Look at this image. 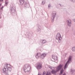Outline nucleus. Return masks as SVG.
Wrapping results in <instances>:
<instances>
[{
  "instance_id": "10",
  "label": "nucleus",
  "mask_w": 75,
  "mask_h": 75,
  "mask_svg": "<svg viewBox=\"0 0 75 75\" xmlns=\"http://www.w3.org/2000/svg\"><path fill=\"white\" fill-rule=\"evenodd\" d=\"M46 56V54L45 53H43L42 54H41V55H40V58H41V59H43V58H44V57Z\"/></svg>"
},
{
  "instance_id": "26",
  "label": "nucleus",
  "mask_w": 75,
  "mask_h": 75,
  "mask_svg": "<svg viewBox=\"0 0 75 75\" xmlns=\"http://www.w3.org/2000/svg\"><path fill=\"white\" fill-rule=\"evenodd\" d=\"M3 8H4V6H2V7H1V10H3Z\"/></svg>"
},
{
  "instance_id": "9",
  "label": "nucleus",
  "mask_w": 75,
  "mask_h": 75,
  "mask_svg": "<svg viewBox=\"0 0 75 75\" xmlns=\"http://www.w3.org/2000/svg\"><path fill=\"white\" fill-rule=\"evenodd\" d=\"M67 25L69 26H71V20H67Z\"/></svg>"
},
{
  "instance_id": "14",
  "label": "nucleus",
  "mask_w": 75,
  "mask_h": 75,
  "mask_svg": "<svg viewBox=\"0 0 75 75\" xmlns=\"http://www.w3.org/2000/svg\"><path fill=\"white\" fill-rule=\"evenodd\" d=\"M52 58L54 60H55V61L57 60V59H58V58L57 57H55L54 56L52 55Z\"/></svg>"
},
{
  "instance_id": "7",
  "label": "nucleus",
  "mask_w": 75,
  "mask_h": 75,
  "mask_svg": "<svg viewBox=\"0 0 75 75\" xmlns=\"http://www.w3.org/2000/svg\"><path fill=\"white\" fill-rule=\"evenodd\" d=\"M57 14V12L55 11H54L52 13V16H51V18L52 19V23L54 22V19H55V16Z\"/></svg>"
},
{
  "instance_id": "24",
  "label": "nucleus",
  "mask_w": 75,
  "mask_h": 75,
  "mask_svg": "<svg viewBox=\"0 0 75 75\" xmlns=\"http://www.w3.org/2000/svg\"><path fill=\"white\" fill-rule=\"evenodd\" d=\"M7 4H8V2H6L5 1V6H7Z\"/></svg>"
},
{
  "instance_id": "4",
  "label": "nucleus",
  "mask_w": 75,
  "mask_h": 75,
  "mask_svg": "<svg viewBox=\"0 0 75 75\" xmlns=\"http://www.w3.org/2000/svg\"><path fill=\"white\" fill-rule=\"evenodd\" d=\"M71 60H72V57L71 56H69L68 61L67 62L66 64H65L64 67V69H66L68 68L67 65H68V64H70V63L71 62Z\"/></svg>"
},
{
  "instance_id": "30",
  "label": "nucleus",
  "mask_w": 75,
  "mask_h": 75,
  "mask_svg": "<svg viewBox=\"0 0 75 75\" xmlns=\"http://www.w3.org/2000/svg\"><path fill=\"white\" fill-rule=\"evenodd\" d=\"M52 67V68H54V67Z\"/></svg>"
},
{
  "instance_id": "18",
  "label": "nucleus",
  "mask_w": 75,
  "mask_h": 75,
  "mask_svg": "<svg viewBox=\"0 0 75 75\" xmlns=\"http://www.w3.org/2000/svg\"><path fill=\"white\" fill-rule=\"evenodd\" d=\"M51 72H48V71H47V72L46 75H51Z\"/></svg>"
},
{
  "instance_id": "20",
  "label": "nucleus",
  "mask_w": 75,
  "mask_h": 75,
  "mask_svg": "<svg viewBox=\"0 0 75 75\" xmlns=\"http://www.w3.org/2000/svg\"><path fill=\"white\" fill-rule=\"evenodd\" d=\"M70 1H72L73 3H75V0H69Z\"/></svg>"
},
{
  "instance_id": "19",
  "label": "nucleus",
  "mask_w": 75,
  "mask_h": 75,
  "mask_svg": "<svg viewBox=\"0 0 75 75\" xmlns=\"http://www.w3.org/2000/svg\"><path fill=\"white\" fill-rule=\"evenodd\" d=\"M72 51L75 52V47H73L72 49Z\"/></svg>"
},
{
  "instance_id": "5",
  "label": "nucleus",
  "mask_w": 75,
  "mask_h": 75,
  "mask_svg": "<svg viewBox=\"0 0 75 75\" xmlns=\"http://www.w3.org/2000/svg\"><path fill=\"white\" fill-rule=\"evenodd\" d=\"M60 38H61V34H60V33H58L56 37V40H58V41L59 43H61V39H60Z\"/></svg>"
},
{
  "instance_id": "8",
  "label": "nucleus",
  "mask_w": 75,
  "mask_h": 75,
  "mask_svg": "<svg viewBox=\"0 0 75 75\" xmlns=\"http://www.w3.org/2000/svg\"><path fill=\"white\" fill-rule=\"evenodd\" d=\"M11 13H12V14H15L16 15V8H14L12 7L11 9Z\"/></svg>"
},
{
  "instance_id": "15",
  "label": "nucleus",
  "mask_w": 75,
  "mask_h": 75,
  "mask_svg": "<svg viewBox=\"0 0 75 75\" xmlns=\"http://www.w3.org/2000/svg\"><path fill=\"white\" fill-rule=\"evenodd\" d=\"M71 73L72 74H74L75 73V70H74L72 69H71Z\"/></svg>"
},
{
  "instance_id": "22",
  "label": "nucleus",
  "mask_w": 75,
  "mask_h": 75,
  "mask_svg": "<svg viewBox=\"0 0 75 75\" xmlns=\"http://www.w3.org/2000/svg\"><path fill=\"white\" fill-rule=\"evenodd\" d=\"M48 67H49V68H50V69H52V67H51V66L49 65L48 66Z\"/></svg>"
},
{
  "instance_id": "2",
  "label": "nucleus",
  "mask_w": 75,
  "mask_h": 75,
  "mask_svg": "<svg viewBox=\"0 0 75 75\" xmlns=\"http://www.w3.org/2000/svg\"><path fill=\"white\" fill-rule=\"evenodd\" d=\"M62 67H63V65L60 64L58 66H57L56 67V70H53L51 71V73L52 74H56L57 72H59V71L62 69Z\"/></svg>"
},
{
  "instance_id": "11",
  "label": "nucleus",
  "mask_w": 75,
  "mask_h": 75,
  "mask_svg": "<svg viewBox=\"0 0 75 75\" xmlns=\"http://www.w3.org/2000/svg\"><path fill=\"white\" fill-rule=\"evenodd\" d=\"M41 57V54L40 53H38L37 54V55L35 56V57L36 58H40Z\"/></svg>"
},
{
  "instance_id": "1",
  "label": "nucleus",
  "mask_w": 75,
  "mask_h": 75,
  "mask_svg": "<svg viewBox=\"0 0 75 75\" xmlns=\"http://www.w3.org/2000/svg\"><path fill=\"white\" fill-rule=\"evenodd\" d=\"M12 70V66L10 64L5 63L4 65V67L2 70V72L5 75H8L9 73L11 72Z\"/></svg>"
},
{
  "instance_id": "16",
  "label": "nucleus",
  "mask_w": 75,
  "mask_h": 75,
  "mask_svg": "<svg viewBox=\"0 0 75 75\" xmlns=\"http://www.w3.org/2000/svg\"><path fill=\"white\" fill-rule=\"evenodd\" d=\"M60 70V74H62V73H63V72H64V69L62 68Z\"/></svg>"
},
{
  "instance_id": "29",
  "label": "nucleus",
  "mask_w": 75,
  "mask_h": 75,
  "mask_svg": "<svg viewBox=\"0 0 75 75\" xmlns=\"http://www.w3.org/2000/svg\"><path fill=\"white\" fill-rule=\"evenodd\" d=\"M59 5H60V6H61V4H59Z\"/></svg>"
},
{
  "instance_id": "23",
  "label": "nucleus",
  "mask_w": 75,
  "mask_h": 75,
  "mask_svg": "<svg viewBox=\"0 0 75 75\" xmlns=\"http://www.w3.org/2000/svg\"><path fill=\"white\" fill-rule=\"evenodd\" d=\"M40 26H39L38 27V29L37 30L38 31H40Z\"/></svg>"
},
{
  "instance_id": "28",
  "label": "nucleus",
  "mask_w": 75,
  "mask_h": 75,
  "mask_svg": "<svg viewBox=\"0 0 75 75\" xmlns=\"http://www.w3.org/2000/svg\"><path fill=\"white\" fill-rule=\"evenodd\" d=\"M38 75H40V73H39H39H38Z\"/></svg>"
},
{
  "instance_id": "12",
  "label": "nucleus",
  "mask_w": 75,
  "mask_h": 75,
  "mask_svg": "<svg viewBox=\"0 0 75 75\" xmlns=\"http://www.w3.org/2000/svg\"><path fill=\"white\" fill-rule=\"evenodd\" d=\"M19 2L21 3V5H23L24 3V0H19Z\"/></svg>"
},
{
  "instance_id": "13",
  "label": "nucleus",
  "mask_w": 75,
  "mask_h": 75,
  "mask_svg": "<svg viewBox=\"0 0 75 75\" xmlns=\"http://www.w3.org/2000/svg\"><path fill=\"white\" fill-rule=\"evenodd\" d=\"M24 6L25 7H27V8H28L29 7V4L26 2L25 3V4Z\"/></svg>"
},
{
  "instance_id": "27",
  "label": "nucleus",
  "mask_w": 75,
  "mask_h": 75,
  "mask_svg": "<svg viewBox=\"0 0 75 75\" xmlns=\"http://www.w3.org/2000/svg\"><path fill=\"white\" fill-rule=\"evenodd\" d=\"M74 22H75V19H74Z\"/></svg>"
},
{
  "instance_id": "21",
  "label": "nucleus",
  "mask_w": 75,
  "mask_h": 75,
  "mask_svg": "<svg viewBox=\"0 0 75 75\" xmlns=\"http://www.w3.org/2000/svg\"><path fill=\"white\" fill-rule=\"evenodd\" d=\"M51 7V5L50 4H49L48 5V8H50Z\"/></svg>"
},
{
  "instance_id": "3",
  "label": "nucleus",
  "mask_w": 75,
  "mask_h": 75,
  "mask_svg": "<svg viewBox=\"0 0 75 75\" xmlns=\"http://www.w3.org/2000/svg\"><path fill=\"white\" fill-rule=\"evenodd\" d=\"M29 68V64H26L24 65L23 67V71L24 72L26 73L27 72H28L30 70V68L29 70L28 69Z\"/></svg>"
},
{
  "instance_id": "31",
  "label": "nucleus",
  "mask_w": 75,
  "mask_h": 75,
  "mask_svg": "<svg viewBox=\"0 0 75 75\" xmlns=\"http://www.w3.org/2000/svg\"><path fill=\"white\" fill-rule=\"evenodd\" d=\"M6 0L7 1V0Z\"/></svg>"
},
{
  "instance_id": "25",
  "label": "nucleus",
  "mask_w": 75,
  "mask_h": 75,
  "mask_svg": "<svg viewBox=\"0 0 75 75\" xmlns=\"http://www.w3.org/2000/svg\"><path fill=\"white\" fill-rule=\"evenodd\" d=\"M42 3L43 4H45V2H44V1H42Z\"/></svg>"
},
{
  "instance_id": "6",
  "label": "nucleus",
  "mask_w": 75,
  "mask_h": 75,
  "mask_svg": "<svg viewBox=\"0 0 75 75\" xmlns=\"http://www.w3.org/2000/svg\"><path fill=\"white\" fill-rule=\"evenodd\" d=\"M36 68L37 69H41L42 68V64L40 62H38L35 64Z\"/></svg>"
},
{
  "instance_id": "17",
  "label": "nucleus",
  "mask_w": 75,
  "mask_h": 75,
  "mask_svg": "<svg viewBox=\"0 0 75 75\" xmlns=\"http://www.w3.org/2000/svg\"><path fill=\"white\" fill-rule=\"evenodd\" d=\"M47 41L45 40H42V43H43V44H45V43Z\"/></svg>"
}]
</instances>
